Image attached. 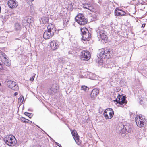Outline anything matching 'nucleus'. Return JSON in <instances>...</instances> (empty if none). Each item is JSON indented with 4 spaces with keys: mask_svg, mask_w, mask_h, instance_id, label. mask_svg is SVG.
I'll use <instances>...</instances> for the list:
<instances>
[{
    "mask_svg": "<svg viewBox=\"0 0 147 147\" xmlns=\"http://www.w3.org/2000/svg\"><path fill=\"white\" fill-rule=\"evenodd\" d=\"M114 112L113 111H110L109 112V119H111L113 117V115H114Z\"/></svg>",
    "mask_w": 147,
    "mask_h": 147,
    "instance_id": "obj_26",
    "label": "nucleus"
},
{
    "mask_svg": "<svg viewBox=\"0 0 147 147\" xmlns=\"http://www.w3.org/2000/svg\"><path fill=\"white\" fill-rule=\"evenodd\" d=\"M7 86L14 90H17L18 89V87L16 83L13 81L10 80L7 82Z\"/></svg>",
    "mask_w": 147,
    "mask_h": 147,
    "instance_id": "obj_10",
    "label": "nucleus"
},
{
    "mask_svg": "<svg viewBox=\"0 0 147 147\" xmlns=\"http://www.w3.org/2000/svg\"><path fill=\"white\" fill-rule=\"evenodd\" d=\"M82 39L83 40H89L91 38V34L86 28L81 29Z\"/></svg>",
    "mask_w": 147,
    "mask_h": 147,
    "instance_id": "obj_5",
    "label": "nucleus"
},
{
    "mask_svg": "<svg viewBox=\"0 0 147 147\" xmlns=\"http://www.w3.org/2000/svg\"><path fill=\"white\" fill-rule=\"evenodd\" d=\"M3 68V65L0 62V70H2Z\"/></svg>",
    "mask_w": 147,
    "mask_h": 147,
    "instance_id": "obj_35",
    "label": "nucleus"
},
{
    "mask_svg": "<svg viewBox=\"0 0 147 147\" xmlns=\"http://www.w3.org/2000/svg\"><path fill=\"white\" fill-rule=\"evenodd\" d=\"M145 25H146L145 23H143V24L142 25V27H145Z\"/></svg>",
    "mask_w": 147,
    "mask_h": 147,
    "instance_id": "obj_38",
    "label": "nucleus"
},
{
    "mask_svg": "<svg viewBox=\"0 0 147 147\" xmlns=\"http://www.w3.org/2000/svg\"><path fill=\"white\" fill-rule=\"evenodd\" d=\"M31 1H34V0H30Z\"/></svg>",
    "mask_w": 147,
    "mask_h": 147,
    "instance_id": "obj_41",
    "label": "nucleus"
},
{
    "mask_svg": "<svg viewBox=\"0 0 147 147\" xmlns=\"http://www.w3.org/2000/svg\"><path fill=\"white\" fill-rule=\"evenodd\" d=\"M119 9L118 8H116V9Z\"/></svg>",
    "mask_w": 147,
    "mask_h": 147,
    "instance_id": "obj_42",
    "label": "nucleus"
},
{
    "mask_svg": "<svg viewBox=\"0 0 147 147\" xmlns=\"http://www.w3.org/2000/svg\"><path fill=\"white\" fill-rule=\"evenodd\" d=\"M63 25L64 27L66 26L69 23V20L66 18H63Z\"/></svg>",
    "mask_w": 147,
    "mask_h": 147,
    "instance_id": "obj_20",
    "label": "nucleus"
},
{
    "mask_svg": "<svg viewBox=\"0 0 147 147\" xmlns=\"http://www.w3.org/2000/svg\"><path fill=\"white\" fill-rule=\"evenodd\" d=\"M50 47L53 50L57 49L59 45V42L57 41L53 40L50 42Z\"/></svg>",
    "mask_w": 147,
    "mask_h": 147,
    "instance_id": "obj_14",
    "label": "nucleus"
},
{
    "mask_svg": "<svg viewBox=\"0 0 147 147\" xmlns=\"http://www.w3.org/2000/svg\"><path fill=\"white\" fill-rule=\"evenodd\" d=\"M96 32L99 40L101 41L103 40V43L104 42L105 43L108 39L106 32L104 30L100 29L99 28L96 30Z\"/></svg>",
    "mask_w": 147,
    "mask_h": 147,
    "instance_id": "obj_4",
    "label": "nucleus"
},
{
    "mask_svg": "<svg viewBox=\"0 0 147 147\" xmlns=\"http://www.w3.org/2000/svg\"><path fill=\"white\" fill-rule=\"evenodd\" d=\"M49 20V17L46 16H43L41 18L40 21L41 23L46 24L48 23Z\"/></svg>",
    "mask_w": 147,
    "mask_h": 147,
    "instance_id": "obj_19",
    "label": "nucleus"
},
{
    "mask_svg": "<svg viewBox=\"0 0 147 147\" xmlns=\"http://www.w3.org/2000/svg\"><path fill=\"white\" fill-rule=\"evenodd\" d=\"M24 98L23 96L22 95L21 96L18 98V103L21 104L24 101Z\"/></svg>",
    "mask_w": 147,
    "mask_h": 147,
    "instance_id": "obj_21",
    "label": "nucleus"
},
{
    "mask_svg": "<svg viewBox=\"0 0 147 147\" xmlns=\"http://www.w3.org/2000/svg\"><path fill=\"white\" fill-rule=\"evenodd\" d=\"M20 119L24 123H26V121L27 119H26L25 118L22 117H21V118H20Z\"/></svg>",
    "mask_w": 147,
    "mask_h": 147,
    "instance_id": "obj_30",
    "label": "nucleus"
},
{
    "mask_svg": "<svg viewBox=\"0 0 147 147\" xmlns=\"http://www.w3.org/2000/svg\"><path fill=\"white\" fill-rule=\"evenodd\" d=\"M107 111H108V109H107L105 110L104 113H107Z\"/></svg>",
    "mask_w": 147,
    "mask_h": 147,
    "instance_id": "obj_37",
    "label": "nucleus"
},
{
    "mask_svg": "<svg viewBox=\"0 0 147 147\" xmlns=\"http://www.w3.org/2000/svg\"><path fill=\"white\" fill-rule=\"evenodd\" d=\"M47 30V31L46 30L43 34V38L45 39H49L52 37L56 31L54 25L51 24L48 25Z\"/></svg>",
    "mask_w": 147,
    "mask_h": 147,
    "instance_id": "obj_1",
    "label": "nucleus"
},
{
    "mask_svg": "<svg viewBox=\"0 0 147 147\" xmlns=\"http://www.w3.org/2000/svg\"><path fill=\"white\" fill-rule=\"evenodd\" d=\"M126 97L125 96H122L118 94L117 98L114 101H115L117 103H119L121 105V107H123V104L125 105L127 102V101L126 100Z\"/></svg>",
    "mask_w": 147,
    "mask_h": 147,
    "instance_id": "obj_8",
    "label": "nucleus"
},
{
    "mask_svg": "<svg viewBox=\"0 0 147 147\" xmlns=\"http://www.w3.org/2000/svg\"><path fill=\"white\" fill-rule=\"evenodd\" d=\"M26 123H32V122L30 121L27 119Z\"/></svg>",
    "mask_w": 147,
    "mask_h": 147,
    "instance_id": "obj_34",
    "label": "nucleus"
},
{
    "mask_svg": "<svg viewBox=\"0 0 147 147\" xmlns=\"http://www.w3.org/2000/svg\"><path fill=\"white\" fill-rule=\"evenodd\" d=\"M109 78H104L103 79L102 81L105 83H107L109 80Z\"/></svg>",
    "mask_w": 147,
    "mask_h": 147,
    "instance_id": "obj_29",
    "label": "nucleus"
},
{
    "mask_svg": "<svg viewBox=\"0 0 147 147\" xmlns=\"http://www.w3.org/2000/svg\"><path fill=\"white\" fill-rule=\"evenodd\" d=\"M0 9H1V7L0 6Z\"/></svg>",
    "mask_w": 147,
    "mask_h": 147,
    "instance_id": "obj_43",
    "label": "nucleus"
},
{
    "mask_svg": "<svg viewBox=\"0 0 147 147\" xmlns=\"http://www.w3.org/2000/svg\"><path fill=\"white\" fill-rule=\"evenodd\" d=\"M25 115L28 116L29 118H31L33 116V114L32 113H29L25 112L24 113Z\"/></svg>",
    "mask_w": 147,
    "mask_h": 147,
    "instance_id": "obj_23",
    "label": "nucleus"
},
{
    "mask_svg": "<svg viewBox=\"0 0 147 147\" xmlns=\"http://www.w3.org/2000/svg\"><path fill=\"white\" fill-rule=\"evenodd\" d=\"M71 133L73 137L75 136L76 135H77V134H78L76 131L75 130H74L72 131H71Z\"/></svg>",
    "mask_w": 147,
    "mask_h": 147,
    "instance_id": "obj_28",
    "label": "nucleus"
},
{
    "mask_svg": "<svg viewBox=\"0 0 147 147\" xmlns=\"http://www.w3.org/2000/svg\"><path fill=\"white\" fill-rule=\"evenodd\" d=\"M8 5L10 8H14L18 5L17 2L15 0H10L8 2Z\"/></svg>",
    "mask_w": 147,
    "mask_h": 147,
    "instance_id": "obj_12",
    "label": "nucleus"
},
{
    "mask_svg": "<svg viewBox=\"0 0 147 147\" xmlns=\"http://www.w3.org/2000/svg\"><path fill=\"white\" fill-rule=\"evenodd\" d=\"M122 127L121 128V129H119V130H120L122 131L123 134H125L127 131V129H126V128H124V126L123 125H121Z\"/></svg>",
    "mask_w": 147,
    "mask_h": 147,
    "instance_id": "obj_25",
    "label": "nucleus"
},
{
    "mask_svg": "<svg viewBox=\"0 0 147 147\" xmlns=\"http://www.w3.org/2000/svg\"><path fill=\"white\" fill-rule=\"evenodd\" d=\"M59 86L56 84H53L52 86L50 88L49 92L50 94H55L58 92Z\"/></svg>",
    "mask_w": 147,
    "mask_h": 147,
    "instance_id": "obj_11",
    "label": "nucleus"
},
{
    "mask_svg": "<svg viewBox=\"0 0 147 147\" xmlns=\"http://www.w3.org/2000/svg\"><path fill=\"white\" fill-rule=\"evenodd\" d=\"M3 62L4 64L8 67L10 66L11 65V61L7 57L6 59H3Z\"/></svg>",
    "mask_w": 147,
    "mask_h": 147,
    "instance_id": "obj_17",
    "label": "nucleus"
},
{
    "mask_svg": "<svg viewBox=\"0 0 147 147\" xmlns=\"http://www.w3.org/2000/svg\"><path fill=\"white\" fill-rule=\"evenodd\" d=\"M135 119L137 125L139 127H144L146 124V119L142 115H137Z\"/></svg>",
    "mask_w": 147,
    "mask_h": 147,
    "instance_id": "obj_2",
    "label": "nucleus"
},
{
    "mask_svg": "<svg viewBox=\"0 0 147 147\" xmlns=\"http://www.w3.org/2000/svg\"><path fill=\"white\" fill-rule=\"evenodd\" d=\"M18 94V93L17 92H15L14 94V96H16Z\"/></svg>",
    "mask_w": 147,
    "mask_h": 147,
    "instance_id": "obj_39",
    "label": "nucleus"
},
{
    "mask_svg": "<svg viewBox=\"0 0 147 147\" xmlns=\"http://www.w3.org/2000/svg\"><path fill=\"white\" fill-rule=\"evenodd\" d=\"M14 28L16 31L19 32L21 31L22 29L21 25L19 23H16L14 24Z\"/></svg>",
    "mask_w": 147,
    "mask_h": 147,
    "instance_id": "obj_16",
    "label": "nucleus"
},
{
    "mask_svg": "<svg viewBox=\"0 0 147 147\" xmlns=\"http://www.w3.org/2000/svg\"><path fill=\"white\" fill-rule=\"evenodd\" d=\"M76 21L80 25H84L86 24L88 22V20L85 18L82 14H79L75 18Z\"/></svg>",
    "mask_w": 147,
    "mask_h": 147,
    "instance_id": "obj_7",
    "label": "nucleus"
},
{
    "mask_svg": "<svg viewBox=\"0 0 147 147\" xmlns=\"http://www.w3.org/2000/svg\"><path fill=\"white\" fill-rule=\"evenodd\" d=\"M37 147H42L40 145H39V146H36Z\"/></svg>",
    "mask_w": 147,
    "mask_h": 147,
    "instance_id": "obj_40",
    "label": "nucleus"
},
{
    "mask_svg": "<svg viewBox=\"0 0 147 147\" xmlns=\"http://www.w3.org/2000/svg\"><path fill=\"white\" fill-rule=\"evenodd\" d=\"M5 143L6 144L10 146H14L16 144L17 140L14 136L10 135L6 137Z\"/></svg>",
    "mask_w": 147,
    "mask_h": 147,
    "instance_id": "obj_6",
    "label": "nucleus"
},
{
    "mask_svg": "<svg viewBox=\"0 0 147 147\" xmlns=\"http://www.w3.org/2000/svg\"><path fill=\"white\" fill-rule=\"evenodd\" d=\"M73 138H74L76 142V141H78V140L79 138V136L78 135V134H77V135H76L75 136L73 137Z\"/></svg>",
    "mask_w": 147,
    "mask_h": 147,
    "instance_id": "obj_27",
    "label": "nucleus"
},
{
    "mask_svg": "<svg viewBox=\"0 0 147 147\" xmlns=\"http://www.w3.org/2000/svg\"><path fill=\"white\" fill-rule=\"evenodd\" d=\"M99 92V90L97 89H93L91 93V96L92 100H94L96 97Z\"/></svg>",
    "mask_w": 147,
    "mask_h": 147,
    "instance_id": "obj_13",
    "label": "nucleus"
},
{
    "mask_svg": "<svg viewBox=\"0 0 147 147\" xmlns=\"http://www.w3.org/2000/svg\"><path fill=\"white\" fill-rule=\"evenodd\" d=\"M34 78L35 76H33L30 78L29 80L31 81H33L34 79Z\"/></svg>",
    "mask_w": 147,
    "mask_h": 147,
    "instance_id": "obj_33",
    "label": "nucleus"
},
{
    "mask_svg": "<svg viewBox=\"0 0 147 147\" xmlns=\"http://www.w3.org/2000/svg\"><path fill=\"white\" fill-rule=\"evenodd\" d=\"M56 144L59 147H62V146L61 144H60L59 143H56Z\"/></svg>",
    "mask_w": 147,
    "mask_h": 147,
    "instance_id": "obj_36",
    "label": "nucleus"
},
{
    "mask_svg": "<svg viewBox=\"0 0 147 147\" xmlns=\"http://www.w3.org/2000/svg\"><path fill=\"white\" fill-rule=\"evenodd\" d=\"M90 11L92 12L90 13L91 14V16L93 17H96L99 14V10H89Z\"/></svg>",
    "mask_w": 147,
    "mask_h": 147,
    "instance_id": "obj_18",
    "label": "nucleus"
},
{
    "mask_svg": "<svg viewBox=\"0 0 147 147\" xmlns=\"http://www.w3.org/2000/svg\"><path fill=\"white\" fill-rule=\"evenodd\" d=\"M104 116L105 117V118L106 119H109V117L108 116V115L107 113H103Z\"/></svg>",
    "mask_w": 147,
    "mask_h": 147,
    "instance_id": "obj_32",
    "label": "nucleus"
},
{
    "mask_svg": "<svg viewBox=\"0 0 147 147\" xmlns=\"http://www.w3.org/2000/svg\"><path fill=\"white\" fill-rule=\"evenodd\" d=\"M2 57H3V59H6L8 57L7 55L4 53L2 54Z\"/></svg>",
    "mask_w": 147,
    "mask_h": 147,
    "instance_id": "obj_31",
    "label": "nucleus"
},
{
    "mask_svg": "<svg viewBox=\"0 0 147 147\" xmlns=\"http://www.w3.org/2000/svg\"><path fill=\"white\" fill-rule=\"evenodd\" d=\"M38 127H39V128H40V127H39V126H38Z\"/></svg>",
    "mask_w": 147,
    "mask_h": 147,
    "instance_id": "obj_45",
    "label": "nucleus"
},
{
    "mask_svg": "<svg viewBox=\"0 0 147 147\" xmlns=\"http://www.w3.org/2000/svg\"><path fill=\"white\" fill-rule=\"evenodd\" d=\"M64 12L63 11L61 10L59 13H58V17L60 18H61L64 15Z\"/></svg>",
    "mask_w": 147,
    "mask_h": 147,
    "instance_id": "obj_22",
    "label": "nucleus"
},
{
    "mask_svg": "<svg viewBox=\"0 0 147 147\" xmlns=\"http://www.w3.org/2000/svg\"><path fill=\"white\" fill-rule=\"evenodd\" d=\"M1 83H0V86H1Z\"/></svg>",
    "mask_w": 147,
    "mask_h": 147,
    "instance_id": "obj_44",
    "label": "nucleus"
},
{
    "mask_svg": "<svg viewBox=\"0 0 147 147\" xmlns=\"http://www.w3.org/2000/svg\"><path fill=\"white\" fill-rule=\"evenodd\" d=\"M115 14L119 16H123L126 14V12L123 10H115Z\"/></svg>",
    "mask_w": 147,
    "mask_h": 147,
    "instance_id": "obj_15",
    "label": "nucleus"
},
{
    "mask_svg": "<svg viewBox=\"0 0 147 147\" xmlns=\"http://www.w3.org/2000/svg\"><path fill=\"white\" fill-rule=\"evenodd\" d=\"M81 89L82 90H83L87 92L89 88L87 86L84 85L82 86Z\"/></svg>",
    "mask_w": 147,
    "mask_h": 147,
    "instance_id": "obj_24",
    "label": "nucleus"
},
{
    "mask_svg": "<svg viewBox=\"0 0 147 147\" xmlns=\"http://www.w3.org/2000/svg\"><path fill=\"white\" fill-rule=\"evenodd\" d=\"M81 58L83 60H88L91 57L90 52L88 51H82L81 52Z\"/></svg>",
    "mask_w": 147,
    "mask_h": 147,
    "instance_id": "obj_9",
    "label": "nucleus"
},
{
    "mask_svg": "<svg viewBox=\"0 0 147 147\" xmlns=\"http://www.w3.org/2000/svg\"><path fill=\"white\" fill-rule=\"evenodd\" d=\"M99 56L101 59H108L111 57V52L109 49L104 48L101 49Z\"/></svg>",
    "mask_w": 147,
    "mask_h": 147,
    "instance_id": "obj_3",
    "label": "nucleus"
}]
</instances>
